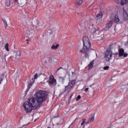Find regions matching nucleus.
Here are the masks:
<instances>
[{"instance_id":"1","label":"nucleus","mask_w":128,"mask_h":128,"mask_svg":"<svg viewBox=\"0 0 128 128\" xmlns=\"http://www.w3.org/2000/svg\"><path fill=\"white\" fill-rule=\"evenodd\" d=\"M46 92L42 90H37L34 94V98H31L26 101L22 104V108L26 112H30L36 108L46 100Z\"/></svg>"},{"instance_id":"2","label":"nucleus","mask_w":128,"mask_h":128,"mask_svg":"<svg viewBox=\"0 0 128 128\" xmlns=\"http://www.w3.org/2000/svg\"><path fill=\"white\" fill-rule=\"evenodd\" d=\"M90 48V41L88 36L83 37V52L86 58L88 56V50Z\"/></svg>"},{"instance_id":"3","label":"nucleus","mask_w":128,"mask_h":128,"mask_svg":"<svg viewBox=\"0 0 128 128\" xmlns=\"http://www.w3.org/2000/svg\"><path fill=\"white\" fill-rule=\"evenodd\" d=\"M32 24L34 28L36 30H42L44 27V23L42 22H40L37 20H34L32 21Z\"/></svg>"},{"instance_id":"4","label":"nucleus","mask_w":128,"mask_h":128,"mask_svg":"<svg viewBox=\"0 0 128 128\" xmlns=\"http://www.w3.org/2000/svg\"><path fill=\"white\" fill-rule=\"evenodd\" d=\"M112 57V52L110 50H107L105 53L104 58L106 62H110Z\"/></svg>"},{"instance_id":"5","label":"nucleus","mask_w":128,"mask_h":128,"mask_svg":"<svg viewBox=\"0 0 128 128\" xmlns=\"http://www.w3.org/2000/svg\"><path fill=\"white\" fill-rule=\"evenodd\" d=\"M14 2L18 4L19 6H24L28 4V0H16V2Z\"/></svg>"},{"instance_id":"6","label":"nucleus","mask_w":128,"mask_h":128,"mask_svg":"<svg viewBox=\"0 0 128 128\" xmlns=\"http://www.w3.org/2000/svg\"><path fill=\"white\" fill-rule=\"evenodd\" d=\"M20 56H22V53L20 52H14V56H12V60H18L20 58Z\"/></svg>"},{"instance_id":"7","label":"nucleus","mask_w":128,"mask_h":128,"mask_svg":"<svg viewBox=\"0 0 128 128\" xmlns=\"http://www.w3.org/2000/svg\"><path fill=\"white\" fill-rule=\"evenodd\" d=\"M49 84L50 86H52V84H56V80L54 79V75L51 74L49 78Z\"/></svg>"},{"instance_id":"8","label":"nucleus","mask_w":128,"mask_h":128,"mask_svg":"<svg viewBox=\"0 0 128 128\" xmlns=\"http://www.w3.org/2000/svg\"><path fill=\"white\" fill-rule=\"evenodd\" d=\"M76 84V80H70L68 86H66V88H72Z\"/></svg>"},{"instance_id":"9","label":"nucleus","mask_w":128,"mask_h":128,"mask_svg":"<svg viewBox=\"0 0 128 128\" xmlns=\"http://www.w3.org/2000/svg\"><path fill=\"white\" fill-rule=\"evenodd\" d=\"M102 20V12H100L96 16V24H100Z\"/></svg>"},{"instance_id":"10","label":"nucleus","mask_w":128,"mask_h":128,"mask_svg":"<svg viewBox=\"0 0 128 128\" xmlns=\"http://www.w3.org/2000/svg\"><path fill=\"white\" fill-rule=\"evenodd\" d=\"M119 56H123V58H126L128 56V53L124 52V50L121 48L118 50Z\"/></svg>"},{"instance_id":"11","label":"nucleus","mask_w":128,"mask_h":128,"mask_svg":"<svg viewBox=\"0 0 128 128\" xmlns=\"http://www.w3.org/2000/svg\"><path fill=\"white\" fill-rule=\"evenodd\" d=\"M112 26V21L110 22L104 26V30H108Z\"/></svg>"},{"instance_id":"12","label":"nucleus","mask_w":128,"mask_h":128,"mask_svg":"<svg viewBox=\"0 0 128 128\" xmlns=\"http://www.w3.org/2000/svg\"><path fill=\"white\" fill-rule=\"evenodd\" d=\"M123 20L124 22H126L128 20V12L126 11V10H123Z\"/></svg>"},{"instance_id":"13","label":"nucleus","mask_w":128,"mask_h":128,"mask_svg":"<svg viewBox=\"0 0 128 128\" xmlns=\"http://www.w3.org/2000/svg\"><path fill=\"white\" fill-rule=\"evenodd\" d=\"M38 78H40V75H38V74H35L34 76V78H32V80L33 82L32 84L30 83L28 84V86H32V84H34V80H36Z\"/></svg>"},{"instance_id":"14","label":"nucleus","mask_w":128,"mask_h":128,"mask_svg":"<svg viewBox=\"0 0 128 128\" xmlns=\"http://www.w3.org/2000/svg\"><path fill=\"white\" fill-rule=\"evenodd\" d=\"M114 22L118 23L120 22V18H118V16L116 15V14H114Z\"/></svg>"},{"instance_id":"15","label":"nucleus","mask_w":128,"mask_h":128,"mask_svg":"<svg viewBox=\"0 0 128 128\" xmlns=\"http://www.w3.org/2000/svg\"><path fill=\"white\" fill-rule=\"evenodd\" d=\"M120 90V92H123V90H126V85H121L119 88Z\"/></svg>"},{"instance_id":"16","label":"nucleus","mask_w":128,"mask_h":128,"mask_svg":"<svg viewBox=\"0 0 128 128\" xmlns=\"http://www.w3.org/2000/svg\"><path fill=\"white\" fill-rule=\"evenodd\" d=\"M94 120V114H92L90 116V119L88 120V122H92Z\"/></svg>"},{"instance_id":"17","label":"nucleus","mask_w":128,"mask_h":128,"mask_svg":"<svg viewBox=\"0 0 128 128\" xmlns=\"http://www.w3.org/2000/svg\"><path fill=\"white\" fill-rule=\"evenodd\" d=\"M92 32L94 36H98L100 34V32H98V30H94L92 31Z\"/></svg>"},{"instance_id":"18","label":"nucleus","mask_w":128,"mask_h":128,"mask_svg":"<svg viewBox=\"0 0 128 128\" xmlns=\"http://www.w3.org/2000/svg\"><path fill=\"white\" fill-rule=\"evenodd\" d=\"M58 46H60V44H54L52 46L51 48H52V50H56V48H58Z\"/></svg>"},{"instance_id":"19","label":"nucleus","mask_w":128,"mask_h":128,"mask_svg":"<svg viewBox=\"0 0 128 128\" xmlns=\"http://www.w3.org/2000/svg\"><path fill=\"white\" fill-rule=\"evenodd\" d=\"M88 124V123L86 122V120H83L82 121V122L81 123V128H84L86 125Z\"/></svg>"},{"instance_id":"20","label":"nucleus","mask_w":128,"mask_h":128,"mask_svg":"<svg viewBox=\"0 0 128 128\" xmlns=\"http://www.w3.org/2000/svg\"><path fill=\"white\" fill-rule=\"evenodd\" d=\"M83 2H84V0H78L76 4V6H80V4H82Z\"/></svg>"},{"instance_id":"21","label":"nucleus","mask_w":128,"mask_h":128,"mask_svg":"<svg viewBox=\"0 0 128 128\" xmlns=\"http://www.w3.org/2000/svg\"><path fill=\"white\" fill-rule=\"evenodd\" d=\"M6 6H10V0H6Z\"/></svg>"},{"instance_id":"22","label":"nucleus","mask_w":128,"mask_h":128,"mask_svg":"<svg viewBox=\"0 0 128 128\" xmlns=\"http://www.w3.org/2000/svg\"><path fill=\"white\" fill-rule=\"evenodd\" d=\"M94 66V61H92L90 62V64H88L89 70L92 68V66Z\"/></svg>"},{"instance_id":"23","label":"nucleus","mask_w":128,"mask_h":128,"mask_svg":"<svg viewBox=\"0 0 128 128\" xmlns=\"http://www.w3.org/2000/svg\"><path fill=\"white\" fill-rule=\"evenodd\" d=\"M128 2V0H121V5L124 6Z\"/></svg>"},{"instance_id":"24","label":"nucleus","mask_w":128,"mask_h":128,"mask_svg":"<svg viewBox=\"0 0 128 128\" xmlns=\"http://www.w3.org/2000/svg\"><path fill=\"white\" fill-rule=\"evenodd\" d=\"M4 48L7 52H10V49L8 48V44H6L4 46Z\"/></svg>"},{"instance_id":"25","label":"nucleus","mask_w":128,"mask_h":128,"mask_svg":"<svg viewBox=\"0 0 128 128\" xmlns=\"http://www.w3.org/2000/svg\"><path fill=\"white\" fill-rule=\"evenodd\" d=\"M34 30H31L28 32V34L30 36V34H34Z\"/></svg>"},{"instance_id":"26","label":"nucleus","mask_w":128,"mask_h":128,"mask_svg":"<svg viewBox=\"0 0 128 128\" xmlns=\"http://www.w3.org/2000/svg\"><path fill=\"white\" fill-rule=\"evenodd\" d=\"M59 80L60 82H64V77H60Z\"/></svg>"},{"instance_id":"27","label":"nucleus","mask_w":128,"mask_h":128,"mask_svg":"<svg viewBox=\"0 0 128 128\" xmlns=\"http://www.w3.org/2000/svg\"><path fill=\"white\" fill-rule=\"evenodd\" d=\"M110 68V66H106L104 68V70H108Z\"/></svg>"},{"instance_id":"28","label":"nucleus","mask_w":128,"mask_h":128,"mask_svg":"<svg viewBox=\"0 0 128 128\" xmlns=\"http://www.w3.org/2000/svg\"><path fill=\"white\" fill-rule=\"evenodd\" d=\"M80 96H78V97L76 98V100H80Z\"/></svg>"},{"instance_id":"29","label":"nucleus","mask_w":128,"mask_h":128,"mask_svg":"<svg viewBox=\"0 0 128 128\" xmlns=\"http://www.w3.org/2000/svg\"><path fill=\"white\" fill-rule=\"evenodd\" d=\"M62 67L59 68L56 70V74H58V72L60 70H62Z\"/></svg>"},{"instance_id":"30","label":"nucleus","mask_w":128,"mask_h":128,"mask_svg":"<svg viewBox=\"0 0 128 128\" xmlns=\"http://www.w3.org/2000/svg\"><path fill=\"white\" fill-rule=\"evenodd\" d=\"M2 20H3V22H4V24L6 22V18H4V19Z\"/></svg>"},{"instance_id":"31","label":"nucleus","mask_w":128,"mask_h":128,"mask_svg":"<svg viewBox=\"0 0 128 128\" xmlns=\"http://www.w3.org/2000/svg\"><path fill=\"white\" fill-rule=\"evenodd\" d=\"M4 24L6 28V26H8V22H6L5 23H4Z\"/></svg>"},{"instance_id":"32","label":"nucleus","mask_w":128,"mask_h":128,"mask_svg":"<svg viewBox=\"0 0 128 128\" xmlns=\"http://www.w3.org/2000/svg\"><path fill=\"white\" fill-rule=\"evenodd\" d=\"M88 88H86L85 89V92H88Z\"/></svg>"},{"instance_id":"33","label":"nucleus","mask_w":128,"mask_h":128,"mask_svg":"<svg viewBox=\"0 0 128 128\" xmlns=\"http://www.w3.org/2000/svg\"><path fill=\"white\" fill-rule=\"evenodd\" d=\"M2 79L0 80V84H2Z\"/></svg>"},{"instance_id":"34","label":"nucleus","mask_w":128,"mask_h":128,"mask_svg":"<svg viewBox=\"0 0 128 128\" xmlns=\"http://www.w3.org/2000/svg\"><path fill=\"white\" fill-rule=\"evenodd\" d=\"M14 2H16V0H13Z\"/></svg>"},{"instance_id":"35","label":"nucleus","mask_w":128,"mask_h":128,"mask_svg":"<svg viewBox=\"0 0 128 128\" xmlns=\"http://www.w3.org/2000/svg\"><path fill=\"white\" fill-rule=\"evenodd\" d=\"M112 128V126H109L108 127H107L106 128Z\"/></svg>"},{"instance_id":"36","label":"nucleus","mask_w":128,"mask_h":128,"mask_svg":"<svg viewBox=\"0 0 128 128\" xmlns=\"http://www.w3.org/2000/svg\"><path fill=\"white\" fill-rule=\"evenodd\" d=\"M8 54H5V56H6Z\"/></svg>"},{"instance_id":"37","label":"nucleus","mask_w":128,"mask_h":128,"mask_svg":"<svg viewBox=\"0 0 128 128\" xmlns=\"http://www.w3.org/2000/svg\"><path fill=\"white\" fill-rule=\"evenodd\" d=\"M120 102H122V101H120Z\"/></svg>"}]
</instances>
